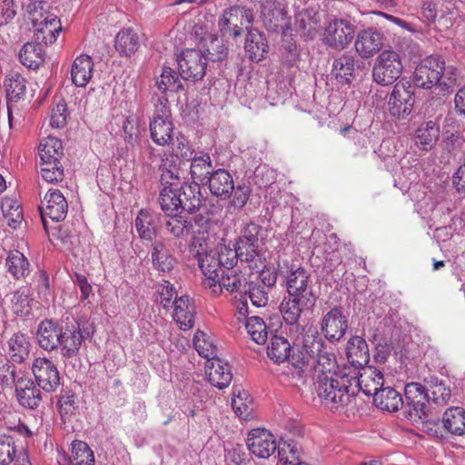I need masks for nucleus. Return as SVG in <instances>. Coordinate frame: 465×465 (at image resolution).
Listing matches in <instances>:
<instances>
[{
    "label": "nucleus",
    "mask_w": 465,
    "mask_h": 465,
    "mask_svg": "<svg viewBox=\"0 0 465 465\" xmlns=\"http://www.w3.org/2000/svg\"><path fill=\"white\" fill-rule=\"evenodd\" d=\"M279 274L284 278L288 295L281 302L282 317L288 324L298 322L303 312L311 311L317 301L311 273L298 261L279 263Z\"/></svg>",
    "instance_id": "1"
},
{
    "label": "nucleus",
    "mask_w": 465,
    "mask_h": 465,
    "mask_svg": "<svg viewBox=\"0 0 465 465\" xmlns=\"http://www.w3.org/2000/svg\"><path fill=\"white\" fill-rule=\"evenodd\" d=\"M90 335L89 329L74 320L60 325L46 319L39 323L36 331V340L43 350L52 351L60 347L61 354L66 358L77 355L84 340Z\"/></svg>",
    "instance_id": "2"
},
{
    "label": "nucleus",
    "mask_w": 465,
    "mask_h": 465,
    "mask_svg": "<svg viewBox=\"0 0 465 465\" xmlns=\"http://www.w3.org/2000/svg\"><path fill=\"white\" fill-rule=\"evenodd\" d=\"M356 376L350 372V368L343 367L337 373L326 374L315 378V390L324 403L331 410H337L347 404L354 396L351 380Z\"/></svg>",
    "instance_id": "3"
},
{
    "label": "nucleus",
    "mask_w": 465,
    "mask_h": 465,
    "mask_svg": "<svg viewBox=\"0 0 465 465\" xmlns=\"http://www.w3.org/2000/svg\"><path fill=\"white\" fill-rule=\"evenodd\" d=\"M160 183L163 189L160 191L159 203L164 213L173 215L181 212L179 205L178 185L182 180V171L173 159H163L160 166Z\"/></svg>",
    "instance_id": "4"
},
{
    "label": "nucleus",
    "mask_w": 465,
    "mask_h": 465,
    "mask_svg": "<svg viewBox=\"0 0 465 465\" xmlns=\"http://www.w3.org/2000/svg\"><path fill=\"white\" fill-rule=\"evenodd\" d=\"M41 174L47 183L62 182L64 176L60 159L64 155L62 142L54 136L44 138L39 144Z\"/></svg>",
    "instance_id": "5"
},
{
    "label": "nucleus",
    "mask_w": 465,
    "mask_h": 465,
    "mask_svg": "<svg viewBox=\"0 0 465 465\" xmlns=\"http://www.w3.org/2000/svg\"><path fill=\"white\" fill-rule=\"evenodd\" d=\"M154 106L153 116L150 122L151 138L157 145H170L173 142L174 126L171 119L168 99L159 97Z\"/></svg>",
    "instance_id": "6"
},
{
    "label": "nucleus",
    "mask_w": 465,
    "mask_h": 465,
    "mask_svg": "<svg viewBox=\"0 0 465 465\" xmlns=\"http://www.w3.org/2000/svg\"><path fill=\"white\" fill-rule=\"evenodd\" d=\"M402 70L401 54L393 50H384L375 59L372 78L380 85H390L401 75Z\"/></svg>",
    "instance_id": "7"
},
{
    "label": "nucleus",
    "mask_w": 465,
    "mask_h": 465,
    "mask_svg": "<svg viewBox=\"0 0 465 465\" xmlns=\"http://www.w3.org/2000/svg\"><path fill=\"white\" fill-rule=\"evenodd\" d=\"M177 64L180 76L185 81H200L206 74L207 58L199 49L183 50L177 57Z\"/></svg>",
    "instance_id": "8"
},
{
    "label": "nucleus",
    "mask_w": 465,
    "mask_h": 465,
    "mask_svg": "<svg viewBox=\"0 0 465 465\" xmlns=\"http://www.w3.org/2000/svg\"><path fill=\"white\" fill-rule=\"evenodd\" d=\"M251 11L242 6H231L223 11L218 20V27L222 35L232 37L233 39L242 35V26L248 28L252 22Z\"/></svg>",
    "instance_id": "9"
},
{
    "label": "nucleus",
    "mask_w": 465,
    "mask_h": 465,
    "mask_svg": "<svg viewBox=\"0 0 465 465\" xmlns=\"http://www.w3.org/2000/svg\"><path fill=\"white\" fill-rule=\"evenodd\" d=\"M354 26L346 19H332L324 28L322 42L336 51L345 49L354 36Z\"/></svg>",
    "instance_id": "10"
},
{
    "label": "nucleus",
    "mask_w": 465,
    "mask_h": 465,
    "mask_svg": "<svg viewBox=\"0 0 465 465\" xmlns=\"http://www.w3.org/2000/svg\"><path fill=\"white\" fill-rule=\"evenodd\" d=\"M414 87L409 81L401 80L393 87L390 95L388 105L391 115L397 118H405L413 108Z\"/></svg>",
    "instance_id": "11"
},
{
    "label": "nucleus",
    "mask_w": 465,
    "mask_h": 465,
    "mask_svg": "<svg viewBox=\"0 0 465 465\" xmlns=\"http://www.w3.org/2000/svg\"><path fill=\"white\" fill-rule=\"evenodd\" d=\"M442 69H444V60L440 56L426 57L414 70L412 79L414 85L423 89H430L439 85Z\"/></svg>",
    "instance_id": "12"
},
{
    "label": "nucleus",
    "mask_w": 465,
    "mask_h": 465,
    "mask_svg": "<svg viewBox=\"0 0 465 465\" xmlns=\"http://www.w3.org/2000/svg\"><path fill=\"white\" fill-rule=\"evenodd\" d=\"M350 368L351 374L356 378L351 380V390L362 391L366 395H372L378 392L384 386V377L381 371L372 366H364L359 370Z\"/></svg>",
    "instance_id": "13"
},
{
    "label": "nucleus",
    "mask_w": 465,
    "mask_h": 465,
    "mask_svg": "<svg viewBox=\"0 0 465 465\" xmlns=\"http://www.w3.org/2000/svg\"><path fill=\"white\" fill-rule=\"evenodd\" d=\"M44 226L46 227V217L53 221H63L67 214L68 203L64 194L57 189H49L39 205Z\"/></svg>",
    "instance_id": "14"
},
{
    "label": "nucleus",
    "mask_w": 465,
    "mask_h": 465,
    "mask_svg": "<svg viewBox=\"0 0 465 465\" xmlns=\"http://www.w3.org/2000/svg\"><path fill=\"white\" fill-rule=\"evenodd\" d=\"M32 371L37 386L47 392L54 391L60 384L57 367L45 357H39L34 361Z\"/></svg>",
    "instance_id": "15"
},
{
    "label": "nucleus",
    "mask_w": 465,
    "mask_h": 465,
    "mask_svg": "<svg viewBox=\"0 0 465 465\" xmlns=\"http://www.w3.org/2000/svg\"><path fill=\"white\" fill-rule=\"evenodd\" d=\"M196 255L198 256L199 267L205 277L203 282V286L210 289L213 294L218 295L220 289L218 279L225 271L221 268L216 253L213 252L201 253L197 251Z\"/></svg>",
    "instance_id": "16"
},
{
    "label": "nucleus",
    "mask_w": 465,
    "mask_h": 465,
    "mask_svg": "<svg viewBox=\"0 0 465 465\" xmlns=\"http://www.w3.org/2000/svg\"><path fill=\"white\" fill-rule=\"evenodd\" d=\"M247 447L259 459H267L277 449L274 436L265 429H253L248 433Z\"/></svg>",
    "instance_id": "17"
},
{
    "label": "nucleus",
    "mask_w": 465,
    "mask_h": 465,
    "mask_svg": "<svg viewBox=\"0 0 465 465\" xmlns=\"http://www.w3.org/2000/svg\"><path fill=\"white\" fill-rule=\"evenodd\" d=\"M359 63L360 61L355 55L348 53L341 54L334 57L331 75L338 84L349 85L356 79Z\"/></svg>",
    "instance_id": "18"
},
{
    "label": "nucleus",
    "mask_w": 465,
    "mask_h": 465,
    "mask_svg": "<svg viewBox=\"0 0 465 465\" xmlns=\"http://www.w3.org/2000/svg\"><path fill=\"white\" fill-rule=\"evenodd\" d=\"M348 319L341 308H332L322 320V331L330 341H338L345 334Z\"/></svg>",
    "instance_id": "19"
},
{
    "label": "nucleus",
    "mask_w": 465,
    "mask_h": 465,
    "mask_svg": "<svg viewBox=\"0 0 465 465\" xmlns=\"http://www.w3.org/2000/svg\"><path fill=\"white\" fill-rule=\"evenodd\" d=\"M383 43V34L370 27L358 33L354 47L361 58H370L382 48Z\"/></svg>",
    "instance_id": "20"
},
{
    "label": "nucleus",
    "mask_w": 465,
    "mask_h": 465,
    "mask_svg": "<svg viewBox=\"0 0 465 465\" xmlns=\"http://www.w3.org/2000/svg\"><path fill=\"white\" fill-rule=\"evenodd\" d=\"M151 259L153 266L161 272H170L176 264V258L173 253L171 241L157 239L152 243Z\"/></svg>",
    "instance_id": "21"
},
{
    "label": "nucleus",
    "mask_w": 465,
    "mask_h": 465,
    "mask_svg": "<svg viewBox=\"0 0 465 465\" xmlns=\"http://www.w3.org/2000/svg\"><path fill=\"white\" fill-rule=\"evenodd\" d=\"M261 15L264 24L272 30L281 28L284 34L290 28L286 13L276 0H260Z\"/></svg>",
    "instance_id": "22"
},
{
    "label": "nucleus",
    "mask_w": 465,
    "mask_h": 465,
    "mask_svg": "<svg viewBox=\"0 0 465 465\" xmlns=\"http://www.w3.org/2000/svg\"><path fill=\"white\" fill-rule=\"evenodd\" d=\"M428 391L419 382H410L405 385L406 403L411 407L410 415L414 414L420 419L427 417Z\"/></svg>",
    "instance_id": "23"
},
{
    "label": "nucleus",
    "mask_w": 465,
    "mask_h": 465,
    "mask_svg": "<svg viewBox=\"0 0 465 465\" xmlns=\"http://www.w3.org/2000/svg\"><path fill=\"white\" fill-rule=\"evenodd\" d=\"M327 345L322 338L317 333H307L303 336L302 347L300 351L301 360L292 361V364L302 371H306L307 368L312 364L313 360L317 358Z\"/></svg>",
    "instance_id": "24"
},
{
    "label": "nucleus",
    "mask_w": 465,
    "mask_h": 465,
    "mask_svg": "<svg viewBox=\"0 0 465 465\" xmlns=\"http://www.w3.org/2000/svg\"><path fill=\"white\" fill-rule=\"evenodd\" d=\"M205 374L209 382L220 390L228 387L232 379L230 365L220 358L211 359L206 361Z\"/></svg>",
    "instance_id": "25"
},
{
    "label": "nucleus",
    "mask_w": 465,
    "mask_h": 465,
    "mask_svg": "<svg viewBox=\"0 0 465 465\" xmlns=\"http://www.w3.org/2000/svg\"><path fill=\"white\" fill-rule=\"evenodd\" d=\"M17 382L15 389L19 404L27 409H36L42 402V393L38 386L26 376Z\"/></svg>",
    "instance_id": "26"
},
{
    "label": "nucleus",
    "mask_w": 465,
    "mask_h": 465,
    "mask_svg": "<svg viewBox=\"0 0 465 465\" xmlns=\"http://www.w3.org/2000/svg\"><path fill=\"white\" fill-rule=\"evenodd\" d=\"M233 179L229 172L217 169L206 180L211 193L221 199H228L233 191Z\"/></svg>",
    "instance_id": "27"
},
{
    "label": "nucleus",
    "mask_w": 465,
    "mask_h": 465,
    "mask_svg": "<svg viewBox=\"0 0 465 465\" xmlns=\"http://www.w3.org/2000/svg\"><path fill=\"white\" fill-rule=\"evenodd\" d=\"M347 359L350 365L345 367L357 370L367 365L370 360L369 349L365 340L360 336L351 337L346 348Z\"/></svg>",
    "instance_id": "28"
},
{
    "label": "nucleus",
    "mask_w": 465,
    "mask_h": 465,
    "mask_svg": "<svg viewBox=\"0 0 465 465\" xmlns=\"http://www.w3.org/2000/svg\"><path fill=\"white\" fill-rule=\"evenodd\" d=\"M444 431L451 436L465 435V409L460 406L446 409L441 416Z\"/></svg>",
    "instance_id": "29"
},
{
    "label": "nucleus",
    "mask_w": 465,
    "mask_h": 465,
    "mask_svg": "<svg viewBox=\"0 0 465 465\" xmlns=\"http://www.w3.org/2000/svg\"><path fill=\"white\" fill-rule=\"evenodd\" d=\"M179 205L181 212L192 213L202 204V193L197 183L178 185Z\"/></svg>",
    "instance_id": "30"
},
{
    "label": "nucleus",
    "mask_w": 465,
    "mask_h": 465,
    "mask_svg": "<svg viewBox=\"0 0 465 465\" xmlns=\"http://www.w3.org/2000/svg\"><path fill=\"white\" fill-rule=\"evenodd\" d=\"M173 308V320L180 325L183 330L193 328L194 324L195 309L192 299L183 295L175 300Z\"/></svg>",
    "instance_id": "31"
},
{
    "label": "nucleus",
    "mask_w": 465,
    "mask_h": 465,
    "mask_svg": "<svg viewBox=\"0 0 465 465\" xmlns=\"http://www.w3.org/2000/svg\"><path fill=\"white\" fill-rule=\"evenodd\" d=\"M320 18L313 9H302L295 15L294 30L306 38H313L319 27Z\"/></svg>",
    "instance_id": "32"
},
{
    "label": "nucleus",
    "mask_w": 465,
    "mask_h": 465,
    "mask_svg": "<svg viewBox=\"0 0 465 465\" xmlns=\"http://www.w3.org/2000/svg\"><path fill=\"white\" fill-rule=\"evenodd\" d=\"M140 47L138 34L132 28H124L114 38V48L122 57H131Z\"/></svg>",
    "instance_id": "33"
},
{
    "label": "nucleus",
    "mask_w": 465,
    "mask_h": 465,
    "mask_svg": "<svg viewBox=\"0 0 465 465\" xmlns=\"http://www.w3.org/2000/svg\"><path fill=\"white\" fill-rule=\"evenodd\" d=\"M94 62L91 56L81 54L77 56L71 68L72 82L78 87H84L92 78Z\"/></svg>",
    "instance_id": "34"
},
{
    "label": "nucleus",
    "mask_w": 465,
    "mask_h": 465,
    "mask_svg": "<svg viewBox=\"0 0 465 465\" xmlns=\"http://www.w3.org/2000/svg\"><path fill=\"white\" fill-rule=\"evenodd\" d=\"M35 27V35L38 41L45 45H51L57 39V35L62 31L60 20L56 15H47L45 19L34 25Z\"/></svg>",
    "instance_id": "35"
},
{
    "label": "nucleus",
    "mask_w": 465,
    "mask_h": 465,
    "mask_svg": "<svg viewBox=\"0 0 465 465\" xmlns=\"http://www.w3.org/2000/svg\"><path fill=\"white\" fill-rule=\"evenodd\" d=\"M374 405L386 411L393 412L403 406L401 394L391 386L382 387L373 396Z\"/></svg>",
    "instance_id": "36"
},
{
    "label": "nucleus",
    "mask_w": 465,
    "mask_h": 465,
    "mask_svg": "<svg viewBox=\"0 0 465 465\" xmlns=\"http://www.w3.org/2000/svg\"><path fill=\"white\" fill-rule=\"evenodd\" d=\"M337 361L332 348L326 346L323 351L313 360L312 364L307 368V371H313L312 379L319 376H325L326 374L337 373L338 371Z\"/></svg>",
    "instance_id": "37"
},
{
    "label": "nucleus",
    "mask_w": 465,
    "mask_h": 465,
    "mask_svg": "<svg viewBox=\"0 0 465 465\" xmlns=\"http://www.w3.org/2000/svg\"><path fill=\"white\" fill-rule=\"evenodd\" d=\"M244 50L251 61H261L268 51L265 36L256 29L248 30L245 37Z\"/></svg>",
    "instance_id": "38"
},
{
    "label": "nucleus",
    "mask_w": 465,
    "mask_h": 465,
    "mask_svg": "<svg viewBox=\"0 0 465 465\" xmlns=\"http://www.w3.org/2000/svg\"><path fill=\"white\" fill-rule=\"evenodd\" d=\"M190 173L193 183L205 184L206 180L213 173V167L208 153H195L191 159Z\"/></svg>",
    "instance_id": "39"
},
{
    "label": "nucleus",
    "mask_w": 465,
    "mask_h": 465,
    "mask_svg": "<svg viewBox=\"0 0 465 465\" xmlns=\"http://www.w3.org/2000/svg\"><path fill=\"white\" fill-rule=\"evenodd\" d=\"M440 137V127L434 121H428L416 130L413 141L417 146L428 152L437 143Z\"/></svg>",
    "instance_id": "40"
},
{
    "label": "nucleus",
    "mask_w": 465,
    "mask_h": 465,
    "mask_svg": "<svg viewBox=\"0 0 465 465\" xmlns=\"http://www.w3.org/2000/svg\"><path fill=\"white\" fill-rule=\"evenodd\" d=\"M9 360L15 363H23L30 354V342L26 335L16 332L7 341Z\"/></svg>",
    "instance_id": "41"
},
{
    "label": "nucleus",
    "mask_w": 465,
    "mask_h": 465,
    "mask_svg": "<svg viewBox=\"0 0 465 465\" xmlns=\"http://www.w3.org/2000/svg\"><path fill=\"white\" fill-rule=\"evenodd\" d=\"M164 223L167 232L175 238H184L190 234H195L192 219L182 215V212L173 215H168Z\"/></svg>",
    "instance_id": "42"
},
{
    "label": "nucleus",
    "mask_w": 465,
    "mask_h": 465,
    "mask_svg": "<svg viewBox=\"0 0 465 465\" xmlns=\"http://www.w3.org/2000/svg\"><path fill=\"white\" fill-rule=\"evenodd\" d=\"M5 266L15 280L25 279L31 272L27 258L17 250H13L8 252Z\"/></svg>",
    "instance_id": "43"
},
{
    "label": "nucleus",
    "mask_w": 465,
    "mask_h": 465,
    "mask_svg": "<svg viewBox=\"0 0 465 465\" xmlns=\"http://www.w3.org/2000/svg\"><path fill=\"white\" fill-rule=\"evenodd\" d=\"M20 62L29 69H37L45 61L44 51L40 43L28 42L19 52Z\"/></svg>",
    "instance_id": "44"
},
{
    "label": "nucleus",
    "mask_w": 465,
    "mask_h": 465,
    "mask_svg": "<svg viewBox=\"0 0 465 465\" xmlns=\"http://www.w3.org/2000/svg\"><path fill=\"white\" fill-rule=\"evenodd\" d=\"M292 346L289 341L282 336L274 335L267 346V355L275 363H282L291 357Z\"/></svg>",
    "instance_id": "45"
},
{
    "label": "nucleus",
    "mask_w": 465,
    "mask_h": 465,
    "mask_svg": "<svg viewBox=\"0 0 465 465\" xmlns=\"http://www.w3.org/2000/svg\"><path fill=\"white\" fill-rule=\"evenodd\" d=\"M71 465H94V454L88 444L82 440H74L71 448Z\"/></svg>",
    "instance_id": "46"
},
{
    "label": "nucleus",
    "mask_w": 465,
    "mask_h": 465,
    "mask_svg": "<svg viewBox=\"0 0 465 465\" xmlns=\"http://www.w3.org/2000/svg\"><path fill=\"white\" fill-rule=\"evenodd\" d=\"M218 282L220 286L219 293L223 288L230 292H243L248 284L245 277L241 273H237L235 270L223 272V274L218 279Z\"/></svg>",
    "instance_id": "47"
},
{
    "label": "nucleus",
    "mask_w": 465,
    "mask_h": 465,
    "mask_svg": "<svg viewBox=\"0 0 465 465\" xmlns=\"http://www.w3.org/2000/svg\"><path fill=\"white\" fill-rule=\"evenodd\" d=\"M155 85L162 93H166L167 91L178 92L183 89V84L179 75L169 66H163Z\"/></svg>",
    "instance_id": "48"
},
{
    "label": "nucleus",
    "mask_w": 465,
    "mask_h": 465,
    "mask_svg": "<svg viewBox=\"0 0 465 465\" xmlns=\"http://www.w3.org/2000/svg\"><path fill=\"white\" fill-rule=\"evenodd\" d=\"M58 412L62 420L65 422L75 415L78 405L76 401V395L68 390L61 391L57 400Z\"/></svg>",
    "instance_id": "49"
},
{
    "label": "nucleus",
    "mask_w": 465,
    "mask_h": 465,
    "mask_svg": "<svg viewBox=\"0 0 465 465\" xmlns=\"http://www.w3.org/2000/svg\"><path fill=\"white\" fill-rule=\"evenodd\" d=\"M235 249L241 262H253L256 269L262 266V247H252L250 242L237 241Z\"/></svg>",
    "instance_id": "50"
},
{
    "label": "nucleus",
    "mask_w": 465,
    "mask_h": 465,
    "mask_svg": "<svg viewBox=\"0 0 465 465\" xmlns=\"http://www.w3.org/2000/svg\"><path fill=\"white\" fill-rule=\"evenodd\" d=\"M135 228L142 239L152 241L156 235L153 217L149 211L141 210L135 219Z\"/></svg>",
    "instance_id": "51"
},
{
    "label": "nucleus",
    "mask_w": 465,
    "mask_h": 465,
    "mask_svg": "<svg viewBox=\"0 0 465 465\" xmlns=\"http://www.w3.org/2000/svg\"><path fill=\"white\" fill-rule=\"evenodd\" d=\"M25 377V373L18 370L15 362H12L9 359H5L4 362L0 364L2 386L13 388L18 383L17 381H21Z\"/></svg>",
    "instance_id": "52"
},
{
    "label": "nucleus",
    "mask_w": 465,
    "mask_h": 465,
    "mask_svg": "<svg viewBox=\"0 0 465 465\" xmlns=\"http://www.w3.org/2000/svg\"><path fill=\"white\" fill-rule=\"evenodd\" d=\"M193 346L200 356L208 360L216 359L217 348L210 337L202 331H197L193 336Z\"/></svg>",
    "instance_id": "53"
},
{
    "label": "nucleus",
    "mask_w": 465,
    "mask_h": 465,
    "mask_svg": "<svg viewBox=\"0 0 465 465\" xmlns=\"http://www.w3.org/2000/svg\"><path fill=\"white\" fill-rule=\"evenodd\" d=\"M245 328L252 340L257 344H262L266 341L268 335L267 327L261 317H248Z\"/></svg>",
    "instance_id": "54"
},
{
    "label": "nucleus",
    "mask_w": 465,
    "mask_h": 465,
    "mask_svg": "<svg viewBox=\"0 0 465 465\" xmlns=\"http://www.w3.org/2000/svg\"><path fill=\"white\" fill-rule=\"evenodd\" d=\"M265 237V231L261 225L250 223L244 228L242 234L238 241L250 242L252 247L262 248Z\"/></svg>",
    "instance_id": "55"
},
{
    "label": "nucleus",
    "mask_w": 465,
    "mask_h": 465,
    "mask_svg": "<svg viewBox=\"0 0 465 465\" xmlns=\"http://www.w3.org/2000/svg\"><path fill=\"white\" fill-rule=\"evenodd\" d=\"M244 296L250 299L252 304L257 308L264 307L268 303V292L260 283L251 282L243 292Z\"/></svg>",
    "instance_id": "56"
},
{
    "label": "nucleus",
    "mask_w": 465,
    "mask_h": 465,
    "mask_svg": "<svg viewBox=\"0 0 465 465\" xmlns=\"http://www.w3.org/2000/svg\"><path fill=\"white\" fill-rule=\"evenodd\" d=\"M300 448L294 441H285L278 447V457L284 465H298L300 460Z\"/></svg>",
    "instance_id": "57"
},
{
    "label": "nucleus",
    "mask_w": 465,
    "mask_h": 465,
    "mask_svg": "<svg viewBox=\"0 0 465 465\" xmlns=\"http://www.w3.org/2000/svg\"><path fill=\"white\" fill-rule=\"evenodd\" d=\"M5 88L8 100H19L25 92V79L19 74H13L5 81Z\"/></svg>",
    "instance_id": "58"
},
{
    "label": "nucleus",
    "mask_w": 465,
    "mask_h": 465,
    "mask_svg": "<svg viewBox=\"0 0 465 465\" xmlns=\"http://www.w3.org/2000/svg\"><path fill=\"white\" fill-rule=\"evenodd\" d=\"M430 382L429 401H431L437 405L446 404L451 397L450 388L437 379L431 380Z\"/></svg>",
    "instance_id": "59"
},
{
    "label": "nucleus",
    "mask_w": 465,
    "mask_h": 465,
    "mask_svg": "<svg viewBox=\"0 0 465 465\" xmlns=\"http://www.w3.org/2000/svg\"><path fill=\"white\" fill-rule=\"evenodd\" d=\"M206 52L207 61L220 62L228 55V48L223 44V41L217 36H210V42L206 45Z\"/></svg>",
    "instance_id": "60"
},
{
    "label": "nucleus",
    "mask_w": 465,
    "mask_h": 465,
    "mask_svg": "<svg viewBox=\"0 0 465 465\" xmlns=\"http://www.w3.org/2000/svg\"><path fill=\"white\" fill-rule=\"evenodd\" d=\"M29 1L30 2L26 5V13L34 25L44 20L45 16H46L47 15H52L48 11L49 5L47 2L39 0Z\"/></svg>",
    "instance_id": "61"
},
{
    "label": "nucleus",
    "mask_w": 465,
    "mask_h": 465,
    "mask_svg": "<svg viewBox=\"0 0 465 465\" xmlns=\"http://www.w3.org/2000/svg\"><path fill=\"white\" fill-rule=\"evenodd\" d=\"M2 210L7 224L15 229L23 220L22 210L20 206L10 200H5L2 203Z\"/></svg>",
    "instance_id": "62"
},
{
    "label": "nucleus",
    "mask_w": 465,
    "mask_h": 465,
    "mask_svg": "<svg viewBox=\"0 0 465 465\" xmlns=\"http://www.w3.org/2000/svg\"><path fill=\"white\" fill-rule=\"evenodd\" d=\"M157 293L159 296V302L165 310L172 309L175 303V300L179 299L173 285L167 281H164L163 283L158 285Z\"/></svg>",
    "instance_id": "63"
},
{
    "label": "nucleus",
    "mask_w": 465,
    "mask_h": 465,
    "mask_svg": "<svg viewBox=\"0 0 465 465\" xmlns=\"http://www.w3.org/2000/svg\"><path fill=\"white\" fill-rule=\"evenodd\" d=\"M17 449L10 436L0 437V464L9 465L15 460Z\"/></svg>",
    "instance_id": "64"
}]
</instances>
